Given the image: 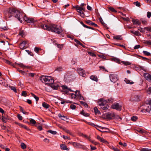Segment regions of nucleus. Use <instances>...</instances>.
<instances>
[{
    "label": "nucleus",
    "instance_id": "obj_1",
    "mask_svg": "<svg viewBox=\"0 0 151 151\" xmlns=\"http://www.w3.org/2000/svg\"><path fill=\"white\" fill-rule=\"evenodd\" d=\"M41 27L44 29H46L48 31H51L54 32L58 34H59L62 32L61 28L58 27V26L53 24L50 26H48L46 24H41L40 26Z\"/></svg>",
    "mask_w": 151,
    "mask_h": 151
},
{
    "label": "nucleus",
    "instance_id": "obj_2",
    "mask_svg": "<svg viewBox=\"0 0 151 151\" xmlns=\"http://www.w3.org/2000/svg\"><path fill=\"white\" fill-rule=\"evenodd\" d=\"M40 80L42 82L46 84H52L54 82L53 78L50 76H43L40 78Z\"/></svg>",
    "mask_w": 151,
    "mask_h": 151
},
{
    "label": "nucleus",
    "instance_id": "obj_3",
    "mask_svg": "<svg viewBox=\"0 0 151 151\" xmlns=\"http://www.w3.org/2000/svg\"><path fill=\"white\" fill-rule=\"evenodd\" d=\"M15 15L14 17L17 18L18 19L20 22L21 23L22 22V21L21 19L22 18V13L19 11L16 10Z\"/></svg>",
    "mask_w": 151,
    "mask_h": 151
},
{
    "label": "nucleus",
    "instance_id": "obj_4",
    "mask_svg": "<svg viewBox=\"0 0 151 151\" xmlns=\"http://www.w3.org/2000/svg\"><path fill=\"white\" fill-rule=\"evenodd\" d=\"M111 81L113 83H115L118 80L117 75L116 74H110L109 76Z\"/></svg>",
    "mask_w": 151,
    "mask_h": 151
},
{
    "label": "nucleus",
    "instance_id": "obj_5",
    "mask_svg": "<svg viewBox=\"0 0 151 151\" xmlns=\"http://www.w3.org/2000/svg\"><path fill=\"white\" fill-rule=\"evenodd\" d=\"M107 103L106 100L103 98H101L98 100V103L99 105L100 106H103L106 104Z\"/></svg>",
    "mask_w": 151,
    "mask_h": 151
},
{
    "label": "nucleus",
    "instance_id": "obj_6",
    "mask_svg": "<svg viewBox=\"0 0 151 151\" xmlns=\"http://www.w3.org/2000/svg\"><path fill=\"white\" fill-rule=\"evenodd\" d=\"M145 110L147 112L149 113L151 110V105L148 104H146L144 106V109L143 110H142L141 111L143 112H145L144 110Z\"/></svg>",
    "mask_w": 151,
    "mask_h": 151
},
{
    "label": "nucleus",
    "instance_id": "obj_7",
    "mask_svg": "<svg viewBox=\"0 0 151 151\" xmlns=\"http://www.w3.org/2000/svg\"><path fill=\"white\" fill-rule=\"evenodd\" d=\"M112 108L117 110L121 111L122 109V106L119 105V103H116L113 104L111 107Z\"/></svg>",
    "mask_w": 151,
    "mask_h": 151
},
{
    "label": "nucleus",
    "instance_id": "obj_8",
    "mask_svg": "<svg viewBox=\"0 0 151 151\" xmlns=\"http://www.w3.org/2000/svg\"><path fill=\"white\" fill-rule=\"evenodd\" d=\"M75 8L76 9L77 12L80 13L81 16L82 14H83V11H84V9L83 7L79 6H75Z\"/></svg>",
    "mask_w": 151,
    "mask_h": 151
},
{
    "label": "nucleus",
    "instance_id": "obj_9",
    "mask_svg": "<svg viewBox=\"0 0 151 151\" xmlns=\"http://www.w3.org/2000/svg\"><path fill=\"white\" fill-rule=\"evenodd\" d=\"M97 129L102 132H108L109 131V129L107 128L102 127L100 126H97Z\"/></svg>",
    "mask_w": 151,
    "mask_h": 151
},
{
    "label": "nucleus",
    "instance_id": "obj_10",
    "mask_svg": "<svg viewBox=\"0 0 151 151\" xmlns=\"http://www.w3.org/2000/svg\"><path fill=\"white\" fill-rule=\"evenodd\" d=\"M28 45V44L26 41L22 42L20 44L19 47L21 49H23L26 48Z\"/></svg>",
    "mask_w": 151,
    "mask_h": 151
},
{
    "label": "nucleus",
    "instance_id": "obj_11",
    "mask_svg": "<svg viewBox=\"0 0 151 151\" xmlns=\"http://www.w3.org/2000/svg\"><path fill=\"white\" fill-rule=\"evenodd\" d=\"M24 19L28 23H34L35 21L33 18L25 17Z\"/></svg>",
    "mask_w": 151,
    "mask_h": 151
},
{
    "label": "nucleus",
    "instance_id": "obj_12",
    "mask_svg": "<svg viewBox=\"0 0 151 151\" xmlns=\"http://www.w3.org/2000/svg\"><path fill=\"white\" fill-rule=\"evenodd\" d=\"M77 70L80 76L83 77H85L86 76V73L85 71L82 69L78 68Z\"/></svg>",
    "mask_w": 151,
    "mask_h": 151
},
{
    "label": "nucleus",
    "instance_id": "obj_13",
    "mask_svg": "<svg viewBox=\"0 0 151 151\" xmlns=\"http://www.w3.org/2000/svg\"><path fill=\"white\" fill-rule=\"evenodd\" d=\"M60 83L58 82H57V83H54V82L52 83V84H50L51 87L54 89H57L59 86Z\"/></svg>",
    "mask_w": 151,
    "mask_h": 151
},
{
    "label": "nucleus",
    "instance_id": "obj_14",
    "mask_svg": "<svg viewBox=\"0 0 151 151\" xmlns=\"http://www.w3.org/2000/svg\"><path fill=\"white\" fill-rule=\"evenodd\" d=\"M72 144L76 148H82L83 147L82 145L76 142H73L72 143Z\"/></svg>",
    "mask_w": 151,
    "mask_h": 151
},
{
    "label": "nucleus",
    "instance_id": "obj_15",
    "mask_svg": "<svg viewBox=\"0 0 151 151\" xmlns=\"http://www.w3.org/2000/svg\"><path fill=\"white\" fill-rule=\"evenodd\" d=\"M145 78L149 81H151V75L148 73H145L144 74Z\"/></svg>",
    "mask_w": 151,
    "mask_h": 151
},
{
    "label": "nucleus",
    "instance_id": "obj_16",
    "mask_svg": "<svg viewBox=\"0 0 151 151\" xmlns=\"http://www.w3.org/2000/svg\"><path fill=\"white\" fill-rule=\"evenodd\" d=\"M8 11L9 12V14L10 15L11 17L12 16H14L16 10H15L14 9L10 8Z\"/></svg>",
    "mask_w": 151,
    "mask_h": 151
},
{
    "label": "nucleus",
    "instance_id": "obj_17",
    "mask_svg": "<svg viewBox=\"0 0 151 151\" xmlns=\"http://www.w3.org/2000/svg\"><path fill=\"white\" fill-rule=\"evenodd\" d=\"M114 113H109L106 114V118L108 119H111L112 118H114Z\"/></svg>",
    "mask_w": 151,
    "mask_h": 151
},
{
    "label": "nucleus",
    "instance_id": "obj_18",
    "mask_svg": "<svg viewBox=\"0 0 151 151\" xmlns=\"http://www.w3.org/2000/svg\"><path fill=\"white\" fill-rule=\"evenodd\" d=\"M132 21L134 24L140 25L141 24L140 22L137 19H132Z\"/></svg>",
    "mask_w": 151,
    "mask_h": 151
},
{
    "label": "nucleus",
    "instance_id": "obj_19",
    "mask_svg": "<svg viewBox=\"0 0 151 151\" xmlns=\"http://www.w3.org/2000/svg\"><path fill=\"white\" fill-rule=\"evenodd\" d=\"M60 148L63 150H69L68 148L64 144H61L60 145Z\"/></svg>",
    "mask_w": 151,
    "mask_h": 151
},
{
    "label": "nucleus",
    "instance_id": "obj_20",
    "mask_svg": "<svg viewBox=\"0 0 151 151\" xmlns=\"http://www.w3.org/2000/svg\"><path fill=\"white\" fill-rule=\"evenodd\" d=\"M4 15L5 18H10L11 17L8 11L5 12L4 13Z\"/></svg>",
    "mask_w": 151,
    "mask_h": 151
},
{
    "label": "nucleus",
    "instance_id": "obj_21",
    "mask_svg": "<svg viewBox=\"0 0 151 151\" xmlns=\"http://www.w3.org/2000/svg\"><path fill=\"white\" fill-rule=\"evenodd\" d=\"M99 22L104 27H105L107 28H108V27H107L106 24L104 22L103 19L101 17H100L99 18Z\"/></svg>",
    "mask_w": 151,
    "mask_h": 151
},
{
    "label": "nucleus",
    "instance_id": "obj_22",
    "mask_svg": "<svg viewBox=\"0 0 151 151\" xmlns=\"http://www.w3.org/2000/svg\"><path fill=\"white\" fill-rule=\"evenodd\" d=\"M90 78L94 81H98V78L95 75H93L91 76L90 77Z\"/></svg>",
    "mask_w": 151,
    "mask_h": 151
},
{
    "label": "nucleus",
    "instance_id": "obj_23",
    "mask_svg": "<svg viewBox=\"0 0 151 151\" xmlns=\"http://www.w3.org/2000/svg\"><path fill=\"white\" fill-rule=\"evenodd\" d=\"M58 116L61 119L63 120L68 119V118L66 116H62L60 114H58Z\"/></svg>",
    "mask_w": 151,
    "mask_h": 151
},
{
    "label": "nucleus",
    "instance_id": "obj_24",
    "mask_svg": "<svg viewBox=\"0 0 151 151\" xmlns=\"http://www.w3.org/2000/svg\"><path fill=\"white\" fill-rule=\"evenodd\" d=\"M81 114L86 117L88 116L89 115V114L85 112L83 110L81 111Z\"/></svg>",
    "mask_w": 151,
    "mask_h": 151
},
{
    "label": "nucleus",
    "instance_id": "obj_25",
    "mask_svg": "<svg viewBox=\"0 0 151 151\" xmlns=\"http://www.w3.org/2000/svg\"><path fill=\"white\" fill-rule=\"evenodd\" d=\"M4 62L5 63L8 64L11 66H13L14 67V64L12 63V62L9 61V60H4Z\"/></svg>",
    "mask_w": 151,
    "mask_h": 151
},
{
    "label": "nucleus",
    "instance_id": "obj_26",
    "mask_svg": "<svg viewBox=\"0 0 151 151\" xmlns=\"http://www.w3.org/2000/svg\"><path fill=\"white\" fill-rule=\"evenodd\" d=\"M114 118L117 119L118 121H120L122 119V118L119 116L114 114Z\"/></svg>",
    "mask_w": 151,
    "mask_h": 151
},
{
    "label": "nucleus",
    "instance_id": "obj_27",
    "mask_svg": "<svg viewBox=\"0 0 151 151\" xmlns=\"http://www.w3.org/2000/svg\"><path fill=\"white\" fill-rule=\"evenodd\" d=\"M114 38L116 40H122V38L120 35H116L114 37Z\"/></svg>",
    "mask_w": 151,
    "mask_h": 151
},
{
    "label": "nucleus",
    "instance_id": "obj_28",
    "mask_svg": "<svg viewBox=\"0 0 151 151\" xmlns=\"http://www.w3.org/2000/svg\"><path fill=\"white\" fill-rule=\"evenodd\" d=\"M42 106L46 109H48L49 108L50 105L45 102H44L42 104Z\"/></svg>",
    "mask_w": 151,
    "mask_h": 151
},
{
    "label": "nucleus",
    "instance_id": "obj_29",
    "mask_svg": "<svg viewBox=\"0 0 151 151\" xmlns=\"http://www.w3.org/2000/svg\"><path fill=\"white\" fill-rule=\"evenodd\" d=\"M62 88L64 90H66L68 91H72L71 89L70 88H68V87L66 86H62Z\"/></svg>",
    "mask_w": 151,
    "mask_h": 151
},
{
    "label": "nucleus",
    "instance_id": "obj_30",
    "mask_svg": "<svg viewBox=\"0 0 151 151\" xmlns=\"http://www.w3.org/2000/svg\"><path fill=\"white\" fill-rule=\"evenodd\" d=\"M124 81L126 82L127 83L130 84H132L134 83V82L131 81H130L129 80H128L127 79L125 78Z\"/></svg>",
    "mask_w": 151,
    "mask_h": 151
},
{
    "label": "nucleus",
    "instance_id": "obj_31",
    "mask_svg": "<svg viewBox=\"0 0 151 151\" xmlns=\"http://www.w3.org/2000/svg\"><path fill=\"white\" fill-rule=\"evenodd\" d=\"M94 111L96 114H100V112L98 110L97 107H95L94 108Z\"/></svg>",
    "mask_w": 151,
    "mask_h": 151
},
{
    "label": "nucleus",
    "instance_id": "obj_32",
    "mask_svg": "<svg viewBox=\"0 0 151 151\" xmlns=\"http://www.w3.org/2000/svg\"><path fill=\"white\" fill-rule=\"evenodd\" d=\"M109 108V106L108 105L106 106H101L100 107V108L104 110H107Z\"/></svg>",
    "mask_w": 151,
    "mask_h": 151
},
{
    "label": "nucleus",
    "instance_id": "obj_33",
    "mask_svg": "<svg viewBox=\"0 0 151 151\" xmlns=\"http://www.w3.org/2000/svg\"><path fill=\"white\" fill-rule=\"evenodd\" d=\"M140 100V97L138 95H135L134 97V99L133 100L134 101H138Z\"/></svg>",
    "mask_w": 151,
    "mask_h": 151
},
{
    "label": "nucleus",
    "instance_id": "obj_34",
    "mask_svg": "<svg viewBox=\"0 0 151 151\" xmlns=\"http://www.w3.org/2000/svg\"><path fill=\"white\" fill-rule=\"evenodd\" d=\"M21 148L23 149H25L26 148V145L23 142H22L21 144Z\"/></svg>",
    "mask_w": 151,
    "mask_h": 151
},
{
    "label": "nucleus",
    "instance_id": "obj_35",
    "mask_svg": "<svg viewBox=\"0 0 151 151\" xmlns=\"http://www.w3.org/2000/svg\"><path fill=\"white\" fill-rule=\"evenodd\" d=\"M63 70V68L62 67H57L56 69L55 70L58 71L60 72L62 71Z\"/></svg>",
    "mask_w": 151,
    "mask_h": 151
},
{
    "label": "nucleus",
    "instance_id": "obj_36",
    "mask_svg": "<svg viewBox=\"0 0 151 151\" xmlns=\"http://www.w3.org/2000/svg\"><path fill=\"white\" fill-rule=\"evenodd\" d=\"M122 63L126 65H130L131 64L130 62L128 61H122Z\"/></svg>",
    "mask_w": 151,
    "mask_h": 151
},
{
    "label": "nucleus",
    "instance_id": "obj_37",
    "mask_svg": "<svg viewBox=\"0 0 151 151\" xmlns=\"http://www.w3.org/2000/svg\"><path fill=\"white\" fill-rule=\"evenodd\" d=\"M47 132L53 134H55L57 133L55 131H52L51 130L48 131Z\"/></svg>",
    "mask_w": 151,
    "mask_h": 151
},
{
    "label": "nucleus",
    "instance_id": "obj_38",
    "mask_svg": "<svg viewBox=\"0 0 151 151\" xmlns=\"http://www.w3.org/2000/svg\"><path fill=\"white\" fill-rule=\"evenodd\" d=\"M143 52L145 55L147 56H149L151 55V54L150 52L146 51H143Z\"/></svg>",
    "mask_w": 151,
    "mask_h": 151
},
{
    "label": "nucleus",
    "instance_id": "obj_39",
    "mask_svg": "<svg viewBox=\"0 0 151 151\" xmlns=\"http://www.w3.org/2000/svg\"><path fill=\"white\" fill-rule=\"evenodd\" d=\"M89 141H90V142L92 143L93 144H94L95 145H97L98 144V142H96L94 140H91L89 138Z\"/></svg>",
    "mask_w": 151,
    "mask_h": 151
},
{
    "label": "nucleus",
    "instance_id": "obj_40",
    "mask_svg": "<svg viewBox=\"0 0 151 151\" xmlns=\"http://www.w3.org/2000/svg\"><path fill=\"white\" fill-rule=\"evenodd\" d=\"M138 118L137 116H133L131 118L132 120L134 122Z\"/></svg>",
    "mask_w": 151,
    "mask_h": 151
},
{
    "label": "nucleus",
    "instance_id": "obj_41",
    "mask_svg": "<svg viewBox=\"0 0 151 151\" xmlns=\"http://www.w3.org/2000/svg\"><path fill=\"white\" fill-rule=\"evenodd\" d=\"M140 151H151V149L142 148L140 149Z\"/></svg>",
    "mask_w": 151,
    "mask_h": 151
},
{
    "label": "nucleus",
    "instance_id": "obj_42",
    "mask_svg": "<svg viewBox=\"0 0 151 151\" xmlns=\"http://www.w3.org/2000/svg\"><path fill=\"white\" fill-rule=\"evenodd\" d=\"M17 65L20 67L21 68H25L26 67H27L26 66H25L23 64L20 63H19L17 64Z\"/></svg>",
    "mask_w": 151,
    "mask_h": 151
},
{
    "label": "nucleus",
    "instance_id": "obj_43",
    "mask_svg": "<svg viewBox=\"0 0 151 151\" xmlns=\"http://www.w3.org/2000/svg\"><path fill=\"white\" fill-rule=\"evenodd\" d=\"M58 47L61 50L63 48V44H57Z\"/></svg>",
    "mask_w": 151,
    "mask_h": 151
},
{
    "label": "nucleus",
    "instance_id": "obj_44",
    "mask_svg": "<svg viewBox=\"0 0 151 151\" xmlns=\"http://www.w3.org/2000/svg\"><path fill=\"white\" fill-rule=\"evenodd\" d=\"M64 131L67 133L69 134L70 135H72V133L71 132H70V130L66 129H64Z\"/></svg>",
    "mask_w": 151,
    "mask_h": 151
},
{
    "label": "nucleus",
    "instance_id": "obj_45",
    "mask_svg": "<svg viewBox=\"0 0 151 151\" xmlns=\"http://www.w3.org/2000/svg\"><path fill=\"white\" fill-rule=\"evenodd\" d=\"M30 122L33 124H35L36 123V121L32 119H30Z\"/></svg>",
    "mask_w": 151,
    "mask_h": 151
},
{
    "label": "nucleus",
    "instance_id": "obj_46",
    "mask_svg": "<svg viewBox=\"0 0 151 151\" xmlns=\"http://www.w3.org/2000/svg\"><path fill=\"white\" fill-rule=\"evenodd\" d=\"M145 43L148 45H151V40L146 41L145 42Z\"/></svg>",
    "mask_w": 151,
    "mask_h": 151
},
{
    "label": "nucleus",
    "instance_id": "obj_47",
    "mask_svg": "<svg viewBox=\"0 0 151 151\" xmlns=\"http://www.w3.org/2000/svg\"><path fill=\"white\" fill-rule=\"evenodd\" d=\"M88 54L92 57H94L96 56V55L94 53L91 52H88Z\"/></svg>",
    "mask_w": 151,
    "mask_h": 151
},
{
    "label": "nucleus",
    "instance_id": "obj_48",
    "mask_svg": "<svg viewBox=\"0 0 151 151\" xmlns=\"http://www.w3.org/2000/svg\"><path fill=\"white\" fill-rule=\"evenodd\" d=\"M10 88L13 91L15 92H17L16 89L15 87L14 86H10Z\"/></svg>",
    "mask_w": 151,
    "mask_h": 151
},
{
    "label": "nucleus",
    "instance_id": "obj_49",
    "mask_svg": "<svg viewBox=\"0 0 151 151\" xmlns=\"http://www.w3.org/2000/svg\"><path fill=\"white\" fill-rule=\"evenodd\" d=\"M119 144L121 145H123L124 147H126L127 146V144L126 143L124 142V143H122L121 142H119Z\"/></svg>",
    "mask_w": 151,
    "mask_h": 151
},
{
    "label": "nucleus",
    "instance_id": "obj_50",
    "mask_svg": "<svg viewBox=\"0 0 151 151\" xmlns=\"http://www.w3.org/2000/svg\"><path fill=\"white\" fill-rule=\"evenodd\" d=\"M22 95L24 96H26L27 95L26 92L25 91H23L22 92Z\"/></svg>",
    "mask_w": 151,
    "mask_h": 151
},
{
    "label": "nucleus",
    "instance_id": "obj_51",
    "mask_svg": "<svg viewBox=\"0 0 151 151\" xmlns=\"http://www.w3.org/2000/svg\"><path fill=\"white\" fill-rule=\"evenodd\" d=\"M109 9L110 11L112 12H116L117 11L113 7H110L109 8Z\"/></svg>",
    "mask_w": 151,
    "mask_h": 151
},
{
    "label": "nucleus",
    "instance_id": "obj_52",
    "mask_svg": "<svg viewBox=\"0 0 151 151\" xmlns=\"http://www.w3.org/2000/svg\"><path fill=\"white\" fill-rule=\"evenodd\" d=\"M36 74L33 73H30L28 74V76L30 77H33Z\"/></svg>",
    "mask_w": 151,
    "mask_h": 151
},
{
    "label": "nucleus",
    "instance_id": "obj_53",
    "mask_svg": "<svg viewBox=\"0 0 151 151\" xmlns=\"http://www.w3.org/2000/svg\"><path fill=\"white\" fill-rule=\"evenodd\" d=\"M70 107V108L73 110L75 109L76 108V106L73 104H71Z\"/></svg>",
    "mask_w": 151,
    "mask_h": 151
},
{
    "label": "nucleus",
    "instance_id": "obj_54",
    "mask_svg": "<svg viewBox=\"0 0 151 151\" xmlns=\"http://www.w3.org/2000/svg\"><path fill=\"white\" fill-rule=\"evenodd\" d=\"M101 142L104 143H107V141L105 140L103 138H101L100 141Z\"/></svg>",
    "mask_w": 151,
    "mask_h": 151
},
{
    "label": "nucleus",
    "instance_id": "obj_55",
    "mask_svg": "<svg viewBox=\"0 0 151 151\" xmlns=\"http://www.w3.org/2000/svg\"><path fill=\"white\" fill-rule=\"evenodd\" d=\"M74 41L77 44H79L80 45H82V44L81 43V42L79 41H78V40H77V39H74Z\"/></svg>",
    "mask_w": 151,
    "mask_h": 151
},
{
    "label": "nucleus",
    "instance_id": "obj_56",
    "mask_svg": "<svg viewBox=\"0 0 151 151\" xmlns=\"http://www.w3.org/2000/svg\"><path fill=\"white\" fill-rule=\"evenodd\" d=\"M40 49L39 47H35L34 49V51L37 53L39 52V50Z\"/></svg>",
    "mask_w": 151,
    "mask_h": 151
},
{
    "label": "nucleus",
    "instance_id": "obj_57",
    "mask_svg": "<svg viewBox=\"0 0 151 151\" xmlns=\"http://www.w3.org/2000/svg\"><path fill=\"white\" fill-rule=\"evenodd\" d=\"M71 97L72 99H75L76 97V95L74 93H71Z\"/></svg>",
    "mask_w": 151,
    "mask_h": 151
},
{
    "label": "nucleus",
    "instance_id": "obj_58",
    "mask_svg": "<svg viewBox=\"0 0 151 151\" xmlns=\"http://www.w3.org/2000/svg\"><path fill=\"white\" fill-rule=\"evenodd\" d=\"M75 93H76V96H78L79 97L81 96V94L80 93V92L79 91H76Z\"/></svg>",
    "mask_w": 151,
    "mask_h": 151
},
{
    "label": "nucleus",
    "instance_id": "obj_59",
    "mask_svg": "<svg viewBox=\"0 0 151 151\" xmlns=\"http://www.w3.org/2000/svg\"><path fill=\"white\" fill-rule=\"evenodd\" d=\"M17 117L20 120H21L22 119V116L20 115L19 114H18L17 115Z\"/></svg>",
    "mask_w": 151,
    "mask_h": 151
},
{
    "label": "nucleus",
    "instance_id": "obj_60",
    "mask_svg": "<svg viewBox=\"0 0 151 151\" xmlns=\"http://www.w3.org/2000/svg\"><path fill=\"white\" fill-rule=\"evenodd\" d=\"M134 3L137 6L139 7L140 6V3H139L138 1H137L136 2H134Z\"/></svg>",
    "mask_w": 151,
    "mask_h": 151
},
{
    "label": "nucleus",
    "instance_id": "obj_61",
    "mask_svg": "<svg viewBox=\"0 0 151 151\" xmlns=\"http://www.w3.org/2000/svg\"><path fill=\"white\" fill-rule=\"evenodd\" d=\"M147 16L148 18H150L151 17V12H148L147 13Z\"/></svg>",
    "mask_w": 151,
    "mask_h": 151
},
{
    "label": "nucleus",
    "instance_id": "obj_62",
    "mask_svg": "<svg viewBox=\"0 0 151 151\" xmlns=\"http://www.w3.org/2000/svg\"><path fill=\"white\" fill-rule=\"evenodd\" d=\"M20 111L22 112L24 114H26V112L24 111L23 108L22 107H21V106H20Z\"/></svg>",
    "mask_w": 151,
    "mask_h": 151
},
{
    "label": "nucleus",
    "instance_id": "obj_63",
    "mask_svg": "<svg viewBox=\"0 0 151 151\" xmlns=\"http://www.w3.org/2000/svg\"><path fill=\"white\" fill-rule=\"evenodd\" d=\"M6 117L3 116L2 118V120L3 122H4V123H6Z\"/></svg>",
    "mask_w": 151,
    "mask_h": 151
},
{
    "label": "nucleus",
    "instance_id": "obj_64",
    "mask_svg": "<svg viewBox=\"0 0 151 151\" xmlns=\"http://www.w3.org/2000/svg\"><path fill=\"white\" fill-rule=\"evenodd\" d=\"M17 70L20 73L22 74L23 75H24L25 74H26V73L23 71H22V70H21L19 69H17Z\"/></svg>",
    "mask_w": 151,
    "mask_h": 151
}]
</instances>
